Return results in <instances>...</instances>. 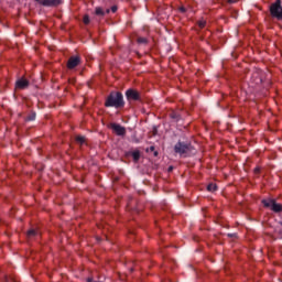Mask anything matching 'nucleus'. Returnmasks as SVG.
Instances as JSON below:
<instances>
[{
	"label": "nucleus",
	"mask_w": 282,
	"mask_h": 282,
	"mask_svg": "<svg viewBox=\"0 0 282 282\" xmlns=\"http://www.w3.org/2000/svg\"><path fill=\"white\" fill-rule=\"evenodd\" d=\"M105 107H115L116 109H120V107H124V99L122 97V93L116 91L110 93L105 101Z\"/></svg>",
	"instance_id": "nucleus-1"
},
{
	"label": "nucleus",
	"mask_w": 282,
	"mask_h": 282,
	"mask_svg": "<svg viewBox=\"0 0 282 282\" xmlns=\"http://www.w3.org/2000/svg\"><path fill=\"white\" fill-rule=\"evenodd\" d=\"M191 151H193V145H191V143L177 142L174 145V152L181 156L186 158Z\"/></svg>",
	"instance_id": "nucleus-2"
},
{
	"label": "nucleus",
	"mask_w": 282,
	"mask_h": 282,
	"mask_svg": "<svg viewBox=\"0 0 282 282\" xmlns=\"http://www.w3.org/2000/svg\"><path fill=\"white\" fill-rule=\"evenodd\" d=\"M270 14L273 19L282 21V0H276L270 6Z\"/></svg>",
	"instance_id": "nucleus-3"
},
{
	"label": "nucleus",
	"mask_w": 282,
	"mask_h": 282,
	"mask_svg": "<svg viewBox=\"0 0 282 282\" xmlns=\"http://www.w3.org/2000/svg\"><path fill=\"white\" fill-rule=\"evenodd\" d=\"M262 205L273 213H282V205L272 198L262 199Z\"/></svg>",
	"instance_id": "nucleus-4"
},
{
	"label": "nucleus",
	"mask_w": 282,
	"mask_h": 282,
	"mask_svg": "<svg viewBox=\"0 0 282 282\" xmlns=\"http://www.w3.org/2000/svg\"><path fill=\"white\" fill-rule=\"evenodd\" d=\"M110 129H112L116 135H127V129L119 123H110Z\"/></svg>",
	"instance_id": "nucleus-5"
},
{
	"label": "nucleus",
	"mask_w": 282,
	"mask_h": 282,
	"mask_svg": "<svg viewBox=\"0 0 282 282\" xmlns=\"http://www.w3.org/2000/svg\"><path fill=\"white\" fill-rule=\"evenodd\" d=\"M78 65H80V56H72L68 58V62H67L68 69H75V67H78Z\"/></svg>",
	"instance_id": "nucleus-6"
},
{
	"label": "nucleus",
	"mask_w": 282,
	"mask_h": 282,
	"mask_svg": "<svg viewBox=\"0 0 282 282\" xmlns=\"http://www.w3.org/2000/svg\"><path fill=\"white\" fill-rule=\"evenodd\" d=\"M127 100H140V93L135 89H128L126 91Z\"/></svg>",
	"instance_id": "nucleus-7"
},
{
	"label": "nucleus",
	"mask_w": 282,
	"mask_h": 282,
	"mask_svg": "<svg viewBox=\"0 0 282 282\" xmlns=\"http://www.w3.org/2000/svg\"><path fill=\"white\" fill-rule=\"evenodd\" d=\"M17 89H28L30 87V82L25 78H21L15 83Z\"/></svg>",
	"instance_id": "nucleus-8"
},
{
	"label": "nucleus",
	"mask_w": 282,
	"mask_h": 282,
	"mask_svg": "<svg viewBox=\"0 0 282 282\" xmlns=\"http://www.w3.org/2000/svg\"><path fill=\"white\" fill-rule=\"evenodd\" d=\"M61 0H44V8H56V6H61Z\"/></svg>",
	"instance_id": "nucleus-9"
},
{
	"label": "nucleus",
	"mask_w": 282,
	"mask_h": 282,
	"mask_svg": "<svg viewBox=\"0 0 282 282\" xmlns=\"http://www.w3.org/2000/svg\"><path fill=\"white\" fill-rule=\"evenodd\" d=\"M147 153H153L154 158H158L159 153L155 151V147L151 145L145 150Z\"/></svg>",
	"instance_id": "nucleus-10"
},
{
	"label": "nucleus",
	"mask_w": 282,
	"mask_h": 282,
	"mask_svg": "<svg viewBox=\"0 0 282 282\" xmlns=\"http://www.w3.org/2000/svg\"><path fill=\"white\" fill-rule=\"evenodd\" d=\"M95 14H96L97 17H105V10H102V8H100V7H97V8L95 9Z\"/></svg>",
	"instance_id": "nucleus-11"
},
{
	"label": "nucleus",
	"mask_w": 282,
	"mask_h": 282,
	"mask_svg": "<svg viewBox=\"0 0 282 282\" xmlns=\"http://www.w3.org/2000/svg\"><path fill=\"white\" fill-rule=\"evenodd\" d=\"M207 191H208L209 193H215V191H217V184L210 183V184L207 186Z\"/></svg>",
	"instance_id": "nucleus-12"
},
{
	"label": "nucleus",
	"mask_w": 282,
	"mask_h": 282,
	"mask_svg": "<svg viewBox=\"0 0 282 282\" xmlns=\"http://www.w3.org/2000/svg\"><path fill=\"white\" fill-rule=\"evenodd\" d=\"M36 234H37L36 229H30V230L26 232V235H28V237H29L30 239H32V237H36Z\"/></svg>",
	"instance_id": "nucleus-13"
},
{
	"label": "nucleus",
	"mask_w": 282,
	"mask_h": 282,
	"mask_svg": "<svg viewBox=\"0 0 282 282\" xmlns=\"http://www.w3.org/2000/svg\"><path fill=\"white\" fill-rule=\"evenodd\" d=\"M132 158L134 162H138L140 160V151L132 152Z\"/></svg>",
	"instance_id": "nucleus-14"
},
{
	"label": "nucleus",
	"mask_w": 282,
	"mask_h": 282,
	"mask_svg": "<svg viewBox=\"0 0 282 282\" xmlns=\"http://www.w3.org/2000/svg\"><path fill=\"white\" fill-rule=\"evenodd\" d=\"M75 140L79 144H85V137H83V135H77Z\"/></svg>",
	"instance_id": "nucleus-15"
},
{
	"label": "nucleus",
	"mask_w": 282,
	"mask_h": 282,
	"mask_svg": "<svg viewBox=\"0 0 282 282\" xmlns=\"http://www.w3.org/2000/svg\"><path fill=\"white\" fill-rule=\"evenodd\" d=\"M197 25H198V28H200V30H204V28H206V21L205 20H199L197 22Z\"/></svg>",
	"instance_id": "nucleus-16"
},
{
	"label": "nucleus",
	"mask_w": 282,
	"mask_h": 282,
	"mask_svg": "<svg viewBox=\"0 0 282 282\" xmlns=\"http://www.w3.org/2000/svg\"><path fill=\"white\" fill-rule=\"evenodd\" d=\"M83 22H84L85 25H89V23H90L89 15H87V14L84 15Z\"/></svg>",
	"instance_id": "nucleus-17"
},
{
	"label": "nucleus",
	"mask_w": 282,
	"mask_h": 282,
	"mask_svg": "<svg viewBox=\"0 0 282 282\" xmlns=\"http://www.w3.org/2000/svg\"><path fill=\"white\" fill-rule=\"evenodd\" d=\"M35 118H36V115L35 113H33V115H31L30 117H28L26 118V121H32V120H35Z\"/></svg>",
	"instance_id": "nucleus-18"
},
{
	"label": "nucleus",
	"mask_w": 282,
	"mask_h": 282,
	"mask_svg": "<svg viewBox=\"0 0 282 282\" xmlns=\"http://www.w3.org/2000/svg\"><path fill=\"white\" fill-rule=\"evenodd\" d=\"M137 42L138 43H147V39L145 37H138Z\"/></svg>",
	"instance_id": "nucleus-19"
},
{
	"label": "nucleus",
	"mask_w": 282,
	"mask_h": 282,
	"mask_svg": "<svg viewBox=\"0 0 282 282\" xmlns=\"http://www.w3.org/2000/svg\"><path fill=\"white\" fill-rule=\"evenodd\" d=\"M34 1H36V3H39L40 6H44V2H45V0H34Z\"/></svg>",
	"instance_id": "nucleus-20"
},
{
	"label": "nucleus",
	"mask_w": 282,
	"mask_h": 282,
	"mask_svg": "<svg viewBox=\"0 0 282 282\" xmlns=\"http://www.w3.org/2000/svg\"><path fill=\"white\" fill-rule=\"evenodd\" d=\"M111 12H118V7L116 6L111 7Z\"/></svg>",
	"instance_id": "nucleus-21"
},
{
	"label": "nucleus",
	"mask_w": 282,
	"mask_h": 282,
	"mask_svg": "<svg viewBox=\"0 0 282 282\" xmlns=\"http://www.w3.org/2000/svg\"><path fill=\"white\" fill-rule=\"evenodd\" d=\"M180 11H181V12H186V9H185L184 7H181V8H180Z\"/></svg>",
	"instance_id": "nucleus-22"
},
{
	"label": "nucleus",
	"mask_w": 282,
	"mask_h": 282,
	"mask_svg": "<svg viewBox=\"0 0 282 282\" xmlns=\"http://www.w3.org/2000/svg\"><path fill=\"white\" fill-rule=\"evenodd\" d=\"M87 282H95L93 278H88Z\"/></svg>",
	"instance_id": "nucleus-23"
},
{
	"label": "nucleus",
	"mask_w": 282,
	"mask_h": 282,
	"mask_svg": "<svg viewBox=\"0 0 282 282\" xmlns=\"http://www.w3.org/2000/svg\"><path fill=\"white\" fill-rule=\"evenodd\" d=\"M106 14H109V9L106 10Z\"/></svg>",
	"instance_id": "nucleus-24"
},
{
	"label": "nucleus",
	"mask_w": 282,
	"mask_h": 282,
	"mask_svg": "<svg viewBox=\"0 0 282 282\" xmlns=\"http://www.w3.org/2000/svg\"><path fill=\"white\" fill-rule=\"evenodd\" d=\"M228 2L230 3V0H228Z\"/></svg>",
	"instance_id": "nucleus-25"
}]
</instances>
